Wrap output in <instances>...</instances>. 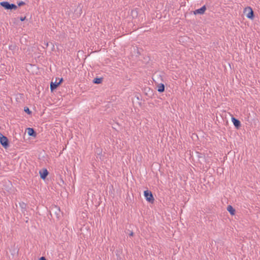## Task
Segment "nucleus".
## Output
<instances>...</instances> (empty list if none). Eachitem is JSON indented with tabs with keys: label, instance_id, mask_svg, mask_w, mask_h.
Instances as JSON below:
<instances>
[{
	"label": "nucleus",
	"instance_id": "7ed1b4c3",
	"mask_svg": "<svg viewBox=\"0 0 260 260\" xmlns=\"http://www.w3.org/2000/svg\"><path fill=\"white\" fill-rule=\"evenodd\" d=\"M0 143L5 149L9 147V141L8 138L0 133Z\"/></svg>",
	"mask_w": 260,
	"mask_h": 260
},
{
	"label": "nucleus",
	"instance_id": "9b49d317",
	"mask_svg": "<svg viewBox=\"0 0 260 260\" xmlns=\"http://www.w3.org/2000/svg\"><path fill=\"white\" fill-rule=\"evenodd\" d=\"M60 85V83H58L56 81L53 82H51L50 83V89L51 91L56 89L58 86Z\"/></svg>",
	"mask_w": 260,
	"mask_h": 260
},
{
	"label": "nucleus",
	"instance_id": "a211bd4d",
	"mask_svg": "<svg viewBox=\"0 0 260 260\" xmlns=\"http://www.w3.org/2000/svg\"><path fill=\"white\" fill-rule=\"evenodd\" d=\"M25 19H26V17H20V20L21 21H24Z\"/></svg>",
	"mask_w": 260,
	"mask_h": 260
},
{
	"label": "nucleus",
	"instance_id": "0eeeda50",
	"mask_svg": "<svg viewBox=\"0 0 260 260\" xmlns=\"http://www.w3.org/2000/svg\"><path fill=\"white\" fill-rule=\"evenodd\" d=\"M207 8L205 5L202 7L201 8L196 10L193 11V14L194 15L197 14H203L205 11L206 10Z\"/></svg>",
	"mask_w": 260,
	"mask_h": 260
},
{
	"label": "nucleus",
	"instance_id": "6ab92c4d",
	"mask_svg": "<svg viewBox=\"0 0 260 260\" xmlns=\"http://www.w3.org/2000/svg\"><path fill=\"white\" fill-rule=\"evenodd\" d=\"M39 260H47L46 258L44 256H42L40 258Z\"/></svg>",
	"mask_w": 260,
	"mask_h": 260
},
{
	"label": "nucleus",
	"instance_id": "423d86ee",
	"mask_svg": "<svg viewBox=\"0 0 260 260\" xmlns=\"http://www.w3.org/2000/svg\"><path fill=\"white\" fill-rule=\"evenodd\" d=\"M232 121L235 127L237 129H238L240 128V127L241 126V123L239 119L236 118L235 117H232Z\"/></svg>",
	"mask_w": 260,
	"mask_h": 260
},
{
	"label": "nucleus",
	"instance_id": "f03ea898",
	"mask_svg": "<svg viewBox=\"0 0 260 260\" xmlns=\"http://www.w3.org/2000/svg\"><path fill=\"white\" fill-rule=\"evenodd\" d=\"M0 6L3 7L5 10H15L17 9V6L14 4H10L7 1L0 2Z\"/></svg>",
	"mask_w": 260,
	"mask_h": 260
},
{
	"label": "nucleus",
	"instance_id": "aec40b11",
	"mask_svg": "<svg viewBox=\"0 0 260 260\" xmlns=\"http://www.w3.org/2000/svg\"><path fill=\"white\" fill-rule=\"evenodd\" d=\"M63 81V79L61 78L60 79H59V81L58 83H60V84Z\"/></svg>",
	"mask_w": 260,
	"mask_h": 260
},
{
	"label": "nucleus",
	"instance_id": "1a4fd4ad",
	"mask_svg": "<svg viewBox=\"0 0 260 260\" xmlns=\"http://www.w3.org/2000/svg\"><path fill=\"white\" fill-rule=\"evenodd\" d=\"M95 153L97 154L96 158L100 159V160H103L104 156L102 155V149L100 148H97L95 151Z\"/></svg>",
	"mask_w": 260,
	"mask_h": 260
},
{
	"label": "nucleus",
	"instance_id": "f3484780",
	"mask_svg": "<svg viewBox=\"0 0 260 260\" xmlns=\"http://www.w3.org/2000/svg\"><path fill=\"white\" fill-rule=\"evenodd\" d=\"M17 5L19 7H21L25 5V3L23 1L17 2Z\"/></svg>",
	"mask_w": 260,
	"mask_h": 260
},
{
	"label": "nucleus",
	"instance_id": "4be33fe9",
	"mask_svg": "<svg viewBox=\"0 0 260 260\" xmlns=\"http://www.w3.org/2000/svg\"><path fill=\"white\" fill-rule=\"evenodd\" d=\"M136 49L137 50V51H138V53L139 54H140V50H139V49Z\"/></svg>",
	"mask_w": 260,
	"mask_h": 260
},
{
	"label": "nucleus",
	"instance_id": "20e7f679",
	"mask_svg": "<svg viewBox=\"0 0 260 260\" xmlns=\"http://www.w3.org/2000/svg\"><path fill=\"white\" fill-rule=\"evenodd\" d=\"M244 13L246 14L248 18L253 20L254 18V14L252 9L250 7H247L244 9Z\"/></svg>",
	"mask_w": 260,
	"mask_h": 260
},
{
	"label": "nucleus",
	"instance_id": "6e6552de",
	"mask_svg": "<svg viewBox=\"0 0 260 260\" xmlns=\"http://www.w3.org/2000/svg\"><path fill=\"white\" fill-rule=\"evenodd\" d=\"M49 174L48 171L46 169H43L42 171H40V177L42 179L44 180L46 178L47 176Z\"/></svg>",
	"mask_w": 260,
	"mask_h": 260
},
{
	"label": "nucleus",
	"instance_id": "dca6fc26",
	"mask_svg": "<svg viewBox=\"0 0 260 260\" xmlns=\"http://www.w3.org/2000/svg\"><path fill=\"white\" fill-rule=\"evenodd\" d=\"M24 111L28 115H30L32 113V112L29 110V109L27 107H24Z\"/></svg>",
	"mask_w": 260,
	"mask_h": 260
},
{
	"label": "nucleus",
	"instance_id": "4468645a",
	"mask_svg": "<svg viewBox=\"0 0 260 260\" xmlns=\"http://www.w3.org/2000/svg\"><path fill=\"white\" fill-rule=\"evenodd\" d=\"M227 210L232 215H234L235 214V209L231 205L228 206Z\"/></svg>",
	"mask_w": 260,
	"mask_h": 260
},
{
	"label": "nucleus",
	"instance_id": "39448f33",
	"mask_svg": "<svg viewBox=\"0 0 260 260\" xmlns=\"http://www.w3.org/2000/svg\"><path fill=\"white\" fill-rule=\"evenodd\" d=\"M144 194L147 201L150 203H153L154 199L151 191L148 190H145Z\"/></svg>",
	"mask_w": 260,
	"mask_h": 260
},
{
	"label": "nucleus",
	"instance_id": "f8f14e48",
	"mask_svg": "<svg viewBox=\"0 0 260 260\" xmlns=\"http://www.w3.org/2000/svg\"><path fill=\"white\" fill-rule=\"evenodd\" d=\"M165 86L163 83H160L157 85V91L162 93L165 91Z\"/></svg>",
	"mask_w": 260,
	"mask_h": 260
},
{
	"label": "nucleus",
	"instance_id": "9d476101",
	"mask_svg": "<svg viewBox=\"0 0 260 260\" xmlns=\"http://www.w3.org/2000/svg\"><path fill=\"white\" fill-rule=\"evenodd\" d=\"M27 134L29 136L33 137L37 136V133L33 128L28 127L27 128Z\"/></svg>",
	"mask_w": 260,
	"mask_h": 260
},
{
	"label": "nucleus",
	"instance_id": "412c9836",
	"mask_svg": "<svg viewBox=\"0 0 260 260\" xmlns=\"http://www.w3.org/2000/svg\"><path fill=\"white\" fill-rule=\"evenodd\" d=\"M129 236H133L134 233L133 232H131V233L129 234Z\"/></svg>",
	"mask_w": 260,
	"mask_h": 260
},
{
	"label": "nucleus",
	"instance_id": "2eb2a0df",
	"mask_svg": "<svg viewBox=\"0 0 260 260\" xmlns=\"http://www.w3.org/2000/svg\"><path fill=\"white\" fill-rule=\"evenodd\" d=\"M103 80V78L96 77V78H94L92 82L94 84H99L102 83Z\"/></svg>",
	"mask_w": 260,
	"mask_h": 260
},
{
	"label": "nucleus",
	"instance_id": "ddd939ff",
	"mask_svg": "<svg viewBox=\"0 0 260 260\" xmlns=\"http://www.w3.org/2000/svg\"><path fill=\"white\" fill-rule=\"evenodd\" d=\"M19 206L21 209V212L22 213H25L26 211L27 204L24 202L19 203Z\"/></svg>",
	"mask_w": 260,
	"mask_h": 260
},
{
	"label": "nucleus",
	"instance_id": "f257e3e1",
	"mask_svg": "<svg viewBox=\"0 0 260 260\" xmlns=\"http://www.w3.org/2000/svg\"><path fill=\"white\" fill-rule=\"evenodd\" d=\"M50 214L52 218L56 217L58 219L61 214V211L58 206L53 205L50 208Z\"/></svg>",
	"mask_w": 260,
	"mask_h": 260
}]
</instances>
